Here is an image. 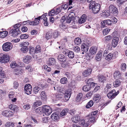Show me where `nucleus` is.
<instances>
[{"label": "nucleus", "mask_w": 127, "mask_h": 127, "mask_svg": "<svg viewBox=\"0 0 127 127\" xmlns=\"http://www.w3.org/2000/svg\"><path fill=\"white\" fill-rule=\"evenodd\" d=\"M2 68L0 67V77L4 78L5 77V75L4 72L2 71Z\"/></svg>", "instance_id": "nucleus-39"}, {"label": "nucleus", "mask_w": 127, "mask_h": 127, "mask_svg": "<svg viewBox=\"0 0 127 127\" xmlns=\"http://www.w3.org/2000/svg\"><path fill=\"white\" fill-rule=\"evenodd\" d=\"M93 80L92 78L86 80V82H87V84H89V85H90V86L94 87L96 84L93 82H92Z\"/></svg>", "instance_id": "nucleus-26"}, {"label": "nucleus", "mask_w": 127, "mask_h": 127, "mask_svg": "<svg viewBox=\"0 0 127 127\" xmlns=\"http://www.w3.org/2000/svg\"><path fill=\"white\" fill-rule=\"evenodd\" d=\"M68 111V109H63L60 113L59 116L61 117H62L64 116L67 113Z\"/></svg>", "instance_id": "nucleus-41"}, {"label": "nucleus", "mask_w": 127, "mask_h": 127, "mask_svg": "<svg viewBox=\"0 0 127 127\" xmlns=\"http://www.w3.org/2000/svg\"><path fill=\"white\" fill-rule=\"evenodd\" d=\"M53 38H55L58 37L60 35V32L57 30L54 31L53 33Z\"/></svg>", "instance_id": "nucleus-28"}, {"label": "nucleus", "mask_w": 127, "mask_h": 127, "mask_svg": "<svg viewBox=\"0 0 127 127\" xmlns=\"http://www.w3.org/2000/svg\"><path fill=\"white\" fill-rule=\"evenodd\" d=\"M41 51V47L39 45H37L35 47V52L36 53H39Z\"/></svg>", "instance_id": "nucleus-47"}, {"label": "nucleus", "mask_w": 127, "mask_h": 127, "mask_svg": "<svg viewBox=\"0 0 127 127\" xmlns=\"http://www.w3.org/2000/svg\"><path fill=\"white\" fill-rule=\"evenodd\" d=\"M60 82L62 84H66L68 82L67 79L65 77L62 78L60 80Z\"/></svg>", "instance_id": "nucleus-42"}, {"label": "nucleus", "mask_w": 127, "mask_h": 127, "mask_svg": "<svg viewBox=\"0 0 127 127\" xmlns=\"http://www.w3.org/2000/svg\"><path fill=\"white\" fill-rule=\"evenodd\" d=\"M58 59L59 61L61 62H64L66 60V58L64 55L60 54L58 56Z\"/></svg>", "instance_id": "nucleus-19"}, {"label": "nucleus", "mask_w": 127, "mask_h": 127, "mask_svg": "<svg viewBox=\"0 0 127 127\" xmlns=\"http://www.w3.org/2000/svg\"><path fill=\"white\" fill-rule=\"evenodd\" d=\"M102 51H100L96 55L95 59L98 61H99L101 59L102 55Z\"/></svg>", "instance_id": "nucleus-24"}, {"label": "nucleus", "mask_w": 127, "mask_h": 127, "mask_svg": "<svg viewBox=\"0 0 127 127\" xmlns=\"http://www.w3.org/2000/svg\"><path fill=\"white\" fill-rule=\"evenodd\" d=\"M14 92L12 91L10 92L8 94V97L10 98H12L14 96Z\"/></svg>", "instance_id": "nucleus-64"}, {"label": "nucleus", "mask_w": 127, "mask_h": 127, "mask_svg": "<svg viewBox=\"0 0 127 127\" xmlns=\"http://www.w3.org/2000/svg\"><path fill=\"white\" fill-rule=\"evenodd\" d=\"M14 72V74L16 75L18 74H21L22 73V70L21 69H15Z\"/></svg>", "instance_id": "nucleus-54"}, {"label": "nucleus", "mask_w": 127, "mask_h": 127, "mask_svg": "<svg viewBox=\"0 0 127 127\" xmlns=\"http://www.w3.org/2000/svg\"><path fill=\"white\" fill-rule=\"evenodd\" d=\"M81 49L82 51L86 52L88 50V46L85 43H83L81 45Z\"/></svg>", "instance_id": "nucleus-23"}, {"label": "nucleus", "mask_w": 127, "mask_h": 127, "mask_svg": "<svg viewBox=\"0 0 127 127\" xmlns=\"http://www.w3.org/2000/svg\"><path fill=\"white\" fill-rule=\"evenodd\" d=\"M21 24H16L14 26L13 28L14 29L13 30H16L17 29L19 30V27L21 26Z\"/></svg>", "instance_id": "nucleus-58"}, {"label": "nucleus", "mask_w": 127, "mask_h": 127, "mask_svg": "<svg viewBox=\"0 0 127 127\" xmlns=\"http://www.w3.org/2000/svg\"><path fill=\"white\" fill-rule=\"evenodd\" d=\"M56 64L55 59L53 58H50L48 62V64L49 65H54Z\"/></svg>", "instance_id": "nucleus-25"}, {"label": "nucleus", "mask_w": 127, "mask_h": 127, "mask_svg": "<svg viewBox=\"0 0 127 127\" xmlns=\"http://www.w3.org/2000/svg\"><path fill=\"white\" fill-rule=\"evenodd\" d=\"M81 42V38L79 37L76 38L74 40V42L75 45H79L80 44Z\"/></svg>", "instance_id": "nucleus-33"}, {"label": "nucleus", "mask_w": 127, "mask_h": 127, "mask_svg": "<svg viewBox=\"0 0 127 127\" xmlns=\"http://www.w3.org/2000/svg\"><path fill=\"white\" fill-rule=\"evenodd\" d=\"M118 54V53L117 51L114 52L113 54L111 53H109L106 56L105 59L106 60L109 61L114 56H116Z\"/></svg>", "instance_id": "nucleus-12"}, {"label": "nucleus", "mask_w": 127, "mask_h": 127, "mask_svg": "<svg viewBox=\"0 0 127 127\" xmlns=\"http://www.w3.org/2000/svg\"><path fill=\"white\" fill-rule=\"evenodd\" d=\"M41 104V102L39 100H37L34 103V106H35L37 107L40 105Z\"/></svg>", "instance_id": "nucleus-56"}, {"label": "nucleus", "mask_w": 127, "mask_h": 127, "mask_svg": "<svg viewBox=\"0 0 127 127\" xmlns=\"http://www.w3.org/2000/svg\"><path fill=\"white\" fill-rule=\"evenodd\" d=\"M32 60V59L31 56H27L24 57L23 61L25 63L28 64Z\"/></svg>", "instance_id": "nucleus-18"}, {"label": "nucleus", "mask_w": 127, "mask_h": 127, "mask_svg": "<svg viewBox=\"0 0 127 127\" xmlns=\"http://www.w3.org/2000/svg\"><path fill=\"white\" fill-rule=\"evenodd\" d=\"M97 49V48L96 47H91L90 49V51L92 55L95 54Z\"/></svg>", "instance_id": "nucleus-31"}, {"label": "nucleus", "mask_w": 127, "mask_h": 127, "mask_svg": "<svg viewBox=\"0 0 127 127\" xmlns=\"http://www.w3.org/2000/svg\"><path fill=\"white\" fill-rule=\"evenodd\" d=\"M94 104V102L93 100H90L87 104L86 107L88 108L92 106Z\"/></svg>", "instance_id": "nucleus-37"}, {"label": "nucleus", "mask_w": 127, "mask_h": 127, "mask_svg": "<svg viewBox=\"0 0 127 127\" xmlns=\"http://www.w3.org/2000/svg\"><path fill=\"white\" fill-rule=\"evenodd\" d=\"M39 20L37 18H35V20L33 21L32 22H29L27 21L28 22L27 23V24L29 23V24H30L31 25H37L38 24H39V21L38 20Z\"/></svg>", "instance_id": "nucleus-20"}, {"label": "nucleus", "mask_w": 127, "mask_h": 127, "mask_svg": "<svg viewBox=\"0 0 127 127\" xmlns=\"http://www.w3.org/2000/svg\"><path fill=\"white\" fill-rule=\"evenodd\" d=\"M28 48L26 47L22 46L21 49V50L24 53H27L28 51Z\"/></svg>", "instance_id": "nucleus-52"}, {"label": "nucleus", "mask_w": 127, "mask_h": 127, "mask_svg": "<svg viewBox=\"0 0 127 127\" xmlns=\"http://www.w3.org/2000/svg\"><path fill=\"white\" fill-rule=\"evenodd\" d=\"M111 30L110 29L108 28H106L104 29L102 31V33L104 35H107Z\"/></svg>", "instance_id": "nucleus-46"}, {"label": "nucleus", "mask_w": 127, "mask_h": 127, "mask_svg": "<svg viewBox=\"0 0 127 127\" xmlns=\"http://www.w3.org/2000/svg\"><path fill=\"white\" fill-rule=\"evenodd\" d=\"M75 14L74 12H72L69 14L66 18V22L67 23H70L71 21H74L75 19V17L74 16Z\"/></svg>", "instance_id": "nucleus-9"}, {"label": "nucleus", "mask_w": 127, "mask_h": 127, "mask_svg": "<svg viewBox=\"0 0 127 127\" xmlns=\"http://www.w3.org/2000/svg\"><path fill=\"white\" fill-rule=\"evenodd\" d=\"M112 22L110 20H105L102 21L101 23V27H104L106 25L108 26L112 24Z\"/></svg>", "instance_id": "nucleus-11"}, {"label": "nucleus", "mask_w": 127, "mask_h": 127, "mask_svg": "<svg viewBox=\"0 0 127 127\" xmlns=\"http://www.w3.org/2000/svg\"><path fill=\"white\" fill-rule=\"evenodd\" d=\"M29 37V35L28 34H24L21 35L20 38L22 39H26L28 38Z\"/></svg>", "instance_id": "nucleus-55"}, {"label": "nucleus", "mask_w": 127, "mask_h": 127, "mask_svg": "<svg viewBox=\"0 0 127 127\" xmlns=\"http://www.w3.org/2000/svg\"><path fill=\"white\" fill-rule=\"evenodd\" d=\"M24 90L26 94L28 95L30 94L32 90V86L30 84L26 85L24 87Z\"/></svg>", "instance_id": "nucleus-10"}, {"label": "nucleus", "mask_w": 127, "mask_h": 127, "mask_svg": "<svg viewBox=\"0 0 127 127\" xmlns=\"http://www.w3.org/2000/svg\"><path fill=\"white\" fill-rule=\"evenodd\" d=\"M20 32L19 30L18 29H17L16 30L12 29L10 31V32L12 34V36L15 37L17 36L19 33Z\"/></svg>", "instance_id": "nucleus-15"}, {"label": "nucleus", "mask_w": 127, "mask_h": 127, "mask_svg": "<svg viewBox=\"0 0 127 127\" xmlns=\"http://www.w3.org/2000/svg\"><path fill=\"white\" fill-rule=\"evenodd\" d=\"M10 65L12 68H14L17 66V64L15 62H12L11 63Z\"/></svg>", "instance_id": "nucleus-59"}, {"label": "nucleus", "mask_w": 127, "mask_h": 127, "mask_svg": "<svg viewBox=\"0 0 127 127\" xmlns=\"http://www.w3.org/2000/svg\"><path fill=\"white\" fill-rule=\"evenodd\" d=\"M89 7L90 9H92L93 13L96 14L100 10V6L99 4L96 3L95 2L92 1L90 3Z\"/></svg>", "instance_id": "nucleus-2"}, {"label": "nucleus", "mask_w": 127, "mask_h": 127, "mask_svg": "<svg viewBox=\"0 0 127 127\" xmlns=\"http://www.w3.org/2000/svg\"><path fill=\"white\" fill-rule=\"evenodd\" d=\"M89 121L90 122H95V117L92 116L90 115V114H89Z\"/></svg>", "instance_id": "nucleus-50"}, {"label": "nucleus", "mask_w": 127, "mask_h": 127, "mask_svg": "<svg viewBox=\"0 0 127 127\" xmlns=\"http://www.w3.org/2000/svg\"><path fill=\"white\" fill-rule=\"evenodd\" d=\"M112 38V36L110 35H108L106 36L104 38V40L105 42H107L111 40Z\"/></svg>", "instance_id": "nucleus-40"}, {"label": "nucleus", "mask_w": 127, "mask_h": 127, "mask_svg": "<svg viewBox=\"0 0 127 127\" xmlns=\"http://www.w3.org/2000/svg\"><path fill=\"white\" fill-rule=\"evenodd\" d=\"M71 90L70 89H68L66 90L64 94V97L59 94L56 96V97L57 100H68L70 98L71 95Z\"/></svg>", "instance_id": "nucleus-1"}, {"label": "nucleus", "mask_w": 127, "mask_h": 127, "mask_svg": "<svg viewBox=\"0 0 127 127\" xmlns=\"http://www.w3.org/2000/svg\"><path fill=\"white\" fill-rule=\"evenodd\" d=\"M73 50L76 53H79L80 51V49L78 46L74 47L73 48Z\"/></svg>", "instance_id": "nucleus-48"}, {"label": "nucleus", "mask_w": 127, "mask_h": 127, "mask_svg": "<svg viewBox=\"0 0 127 127\" xmlns=\"http://www.w3.org/2000/svg\"><path fill=\"white\" fill-rule=\"evenodd\" d=\"M82 94L81 93L78 94L77 96L76 100L77 101L79 102L80 101L82 97Z\"/></svg>", "instance_id": "nucleus-49"}, {"label": "nucleus", "mask_w": 127, "mask_h": 127, "mask_svg": "<svg viewBox=\"0 0 127 127\" xmlns=\"http://www.w3.org/2000/svg\"><path fill=\"white\" fill-rule=\"evenodd\" d=\"M9 59L10 57L8 55L3 53L0 54V62L1 63H7L9 61Z\"/></svg>", "instance_id": "nucleus-3"}, {"label": "nucleus", "mask_w": 127, "mask_h": 127, "mask_svg": "<svg viewBox=\"0 0 127 127\" xmlns=\"http://www.w3.org/2000/svg\"><path fill=\"white\" fill-rule=\"evenodd\" d=\"M43 112L47 116L50 115L52 112L51 108L48 106L45 105L43 106L41 108Z\"/></svg>", "instance_id": "nucleus-6"}, {"label": "nucleus", "mask_w": 127, "mask_h": 127, "mask_svg": "<svg viewBox=\"0 0 127 127\" xmlns=\"http://www.w3.org/2000/svg\"><path fill=\"white\" fill-rule=\"evenodd\" d=\"M40 88L37 86H36L33 89V91L35 94H37L40 90Z\"/></svg>", "instance_id": "nucleus-45"}, {"label": "nucleus", "mask_w": 127, "mask_h": 127, "mask_svg": "<svg viewBox=\"0 0 127 127\" xmlns=\"http://www.w3.org/2000/svg\"><path fill=\"white\" fill-rule=\"evenodd\" d=\"M13 85L14 88L16 89L19 86V84L17 81H15L13 83Z\"/></svg>", "instance_id": "nucleus-63"}, {"label": "nucleus", "mask_w": 127, "mask_h": 127, "mask_svg": "<svg viewBox=\"0 0 127 127\" xmlns=\"http://www.w3.org/2000/svg\"><path fill=\"white\" fill-rule=\"evenodd\" d=\"M6 127H14V124L12 122H8L5 124Z\"/></svg>", "instance_id": "nucleus-43"}, {"label": "nucleus", "mask_w": 127, "mask_h": 127, "mask_svg": "<svg viewBox=\"0 0 127 127\" xmlns=\"http://www.w3.org/2000/svg\"><path fill=\"white\" fill-rule=\"evenodd\" d=\"M80 119V117L78 115L75 116L72 118L71 120L73 122L77 123Z\"/></svg>", "instance_id": "nucleus-27"}, {"label": "nucleus", "mask_w": 127, "mask_h": 127, "mask_svg": "<svg viewBox=\"0 0 127 127\" xmlns=\"http://www.w3.org/2000/svg\"><path fill=\"white\" fill-rule=\"evenodd\" d=\"M119 40V38L117 37H115L113 38L112 42V45L113 47H115L117 46L118 42Z\"/></svg>", "instance_id": "nucleus-14"}, {"label": "nucleus", "mask_w": 127, "mask_h": 127, "mask_svg": "<svg viewBox=\"0 0 127 127\" xmlns=\"http://www.w3.org/2000/svg\"><path fill=\"white\" fill-rule=\"evenodd\" d=\"M41 99L43 100H46V95L44 91H42L40 94Z\"/></svg>", "instance_id": "nucleus-38"}, {"label": "nucleus", "mask_w": 127, "mask_h": 127, "mask_svg": "<svg viewBox=\"0 0 127 127\" xmlns=\"http://www.w3.org/2000/svg\"><path fill=\"white\" fill-rule=\"evenodd\" d=\"M87 119L86 120L87 121L86 123H85V121L84 120H81L80 123L81 126H83V127H87L89 125V120L87 121Z\"/></svg>", "instance_id": "nucleus-22"}, {"label": "nucleus", "mask_w": 127, "mask_h": 127, "mask_svg": "<svg viewBox=\"0 0 127 127\" xmlns=\"http://www.w3.org/2000/svg\"><path fill=\"white\" fill-rule=\"evenodd\" d=\"M12 45L10 42H6L3 44L2 46V48L3 51L7 52L9 51L12 48Z\"/></svg>", "instance_id": "nucleus-4"}, {"label": "nucleus", "mask_w": 127, "mask_h": 127, "mask_svg": "<svg viewBox=\"0 0 127 127\" xmlns=\"http://www.w3.org/2000/svg\"><path fill=\"white\" fill-rule=\"evenodd\" d=\"M101 99V96L99 94H96L94 95L93 100L95 103L98 102Z\"/></svg>", "instance_id": "nucleus-16"}, {"label": "nucleus", "mask_w": 127, "mask_h": 127, "mask_svg": "<svg viewBox=\"0 0 127 127\" xmlns=\"http://www.w3.org/2000/svg\"><path fill=\"white\" fill-rule=\"evenodd\" d=\"M45 38L47 39H51L52 38H53V34L50 32H48L46 33Z\"/></svg>", "instance_id": "nucleus-29"}, {"label": "nucleus", "mask_w": 127, "mask_h": 127, "mask_svg": "<svg viewBox=\"0 0 127 127\" xmlns=\"http://www.w3.org/2000/svg\"><path fill=\"white\" fill-rule=\"evenodd\" d=\"M47 18H44L43 19V21H44L43 22L44 25L46 26H48L49 25V24L48 23L47 21Z\"/></svg>", "instance_id": "nucleus-57"}, {"label": "nucleus", "mask_w": 127, "mask_h": 127, "mask_svg": "<svg viewBox=\"0 0 127 127\" xmlns=\"http://www.w3.org/2000/svg\"><path fill=\"white\" fill-rule=\"evenodd\" d=\"M87 15L85 14L83 15L79 20V22L80 24L84 23L87 19Z\"/></svg>", "instance_id": "nucleus-17"}, {"label": "nucleus", "mask_w": 127, "mask_h": 127, "mask_svg": "<svg viewBox=\"0 0 127 127\" xmlns=\"http://www.w3.org/2000/svg\"><path fill=\"white\" fill-rule=\"evenodd\" d=\"M8 34L6 31H3L0 32V37L2 38L5 37Z\"/></svg>", "instance_id": "nucleus-32"}, {"label": "nucleus", "mask_w": 127, "mask_h": 127, "mask_svg": "<svg viewBox=\"0 0 127 127\" xmlns=\"http://www.w3.org/2000/svg\"><path fill=\"white\" fill-rule=\"evenodd\" d=\"M62 10V8L59 7L58 8L55 10V14H57L59 13Z\"/></svg>", "instance_id": "nucleus-62"}, {"label": "nucleus", "mask_w": 127, "mask_h": 127, "mask_svg": "<svg viewBox=\"0 0 127 127\" xmlns=\"http://www.w3.org/2000/svg\"><path fill=\"white\" fill-rule=\"evenodd\" d=\"M52 119L54 120L57 121L59 119V117L56 113L52 114L51 116Z\"/></svg>", "instance_id": "nucleus-30"}, {"label": "nucleus", "mask_w": 127, "mask_h": 127, "mask_svg": "<svg viewBox=\"0 0 127 127\" xmlns=\"http://www.w3.org/2000/svg\"><path fill=\"white\" fill-rule=\"evenodd\" d=\"M63 53L65 56H68L70 59L73 58L74 57V52L68 50H65L63 52Z\"/></svg>", "instance_id": "nucleus-8"}, {"label": "nucleus", "mask_w": 127, "mask_h": 127, "mask_svg": "<svg viewBox=\"0 0 127 127\" xmlns=\"http://www.w3.org/2000/svg\"><path fill=\"white\" fill-rule=\"evenodd\" d=\"M2 115L5 117H10L12 116L13 113L11 111L7 110L2 111Z\"/></svg>", "instance_id": "nucleus-13"}, {"label": "nucleus", "mask_w": 127, "mask_h": 127, "mask_svg": "<svg viewBox=\"0 0 127 127\" xmlns=\"http://www.w3.org/2000/svg\"><path fill=\"white\" fill-rule=\"evenodd\" d=\"M98 78L99 81L104 82L106 81L105 78L102 75H99Z\"/></svg>", "instance_id": "nucleus-35"}, {"label": "nucleus", "mask_w": 127, "mask_h": 127, "mask_svg": "<svg viewBox=\"0 0 127 127\" xmlns=\"http://www.w3.org/2000/svg\"><path fill=\"white\" fill-rule=\"evenodd\" d=\"M92 86L89 85L84 86L83 88L82 89L84 91H87L90 89Z\"/></svg>", "instance_id": "nucleus-36"}, {"label": "nucleus", "mask_w": 127, "mask_h": 127, "mask_svg": "<svg viewBox=\"0 0 127 127\" xmlns=\"http://www.w3.org/2000/svg\"><path fill=\"white\" fill-rule=\"evenodd\" d=\"M109 8V12L114 15L116 16L118 15L119 13L118 9L114 5H110Z\"/></svg>", "instance_id": "nucleus-5"}, {"label": "nucleus", "mask_w": 127, "mask_h": 127, "mask_svg": "<svg viewBox=\"0 0 127 127\" xmlns=\"http://www.w3.org/2000/svg\"><path fill=\"white\" fill-rule=\"evenodd\" d=\"M121 69L123 71H125L126 68V65L125 63H123L121 65Z\"/></svg>", "instance_id": "nucleus-53"}, {"label": "nucleus", "mask_w": 127, "mask_h": 127, "mask_svg": "<svg viewBox=\"0 0 127 127\" xmlns=\"http://www.w3.org/2000/svg\"><path fill=\"white\" fill-rule=\"evenodd\" d=\"M121 75L120 72L118 71H116L114 73V76L116 79H120Z\"/></svg>", "instance_id": "nucleus-34"}, {"label": "nucleus", "mask_w": 127, "mask_h": 127, "mask_svg": "<svg viewBox=\"0 0 127 127\" xmlns=\"http://www.w3.org/2000/svg\"><path fill=\"white\" fill-rule=\"evenodd\" d=\"M110 12L109 11H105L103 13V15L105 17H107L109 16L110 15Z\"/></svg>", "instance_id": "nucleus-51"}, {"label": "nucleus", "mask_w": 127, "mask_h": 127, "mask_svg": "<svg viewBox=\"0 0 127 127\" xmlns=\"http://www.w3.org/2000/svg\"><path fill=\"white\" fill-rule=\"evenodd\" d=\"M119 93V91H117L116 92L114 90H112L110 92L107 94L108 98L111 99L114 98Z\"/></svg>", "instance_id": "nucleus-7"}, {"label": "nucleus", "mask_w": 127, "mask_h": 127, "mask_svg": "<svg viewBox=\"0 0 127 127\" xmlns=\"http://www.w3.org/2000/svg\"><path fill=\"white\" fill-rule=\"evenodd\" d=\"M44 68L45 69H46V70L48 72H49L51 71V68L49 67H48L47 65H44Z\"/></svg>", "instance_id": "nucleus-61"}, {"label": "nucleus", "mask_w": 127, "mask_h": 127, "mask_svg": "<svg viewBox=\"0 0 127 127\" xmlns=\"http://www.w3.org/2000/svg\"><path fill=\"white\" fill-rule=\"evenodd\" d=\"M92 72L91 68H89L84 70L83 73V75L84 77H87Z\"/></svg>", "instance_id": "nucleus-21"}, {"label": "nucleus", "mask_w": 127, "mask_h": 127, "mask_svg": "<svg viewBox=\"0 0 127 127\" xmlns=\"http://www.w3.org/2000/svg\"><path fill=\"white\" fill-rule=\"evenodd\" d=\"M121 83L120 81L118 80H116L113 83L114 86L115 87H118L120 85Z\"/></svg>", "instance_id": "nucleus-44"}, {"label": "nucleus", "mask_w": 127, "mask_h": 127, "mask_svg": "<svg viewBox=\"0 0 127 127\" xmlns=\"http://www.w3.org/2000/svg\"><path fill=\"white\" fill-rule=\"evenodd\" d=\"M93 94V93L91 91L89 92L86 95V96L87 98H90L92 96Z\"/></svg>", "instance_id": "nucleus-60"}]
</instances>
